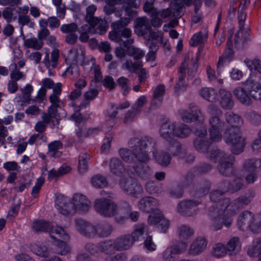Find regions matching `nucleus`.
I'll return each instance as SVG.
<instances>
[{
	"label": "nucleus",
	"mask_w": 261,
	"mask_h": 261,
	"mask_svg": "<svg viewBox=\"0 0 261 261\" xmlns=\"http://www.w3.org/2000/svg\"><path fill=\"white\" fill-rule=\"evenodd\" d=\"M225 119L229 125L224 132L225 142L230 145L231 152L234 154H239L243 151L245 146V139L241 136L239 129L242 123L240 116L229 112L225 114Z\"/></svg>",
	"instance_id": "nucleus-1"
},
{
	"label": "nucleus",
	"mask_w": 261,
	"mask_h": 261,
	"mask_svg": "<svg viewBox=\"0 0 261 261\" xmlns=\"http://www.w3.org/2000/svg\"><path fill=\"white\" fill-rule=\"evenodd\" d=\"M128 144L132 149L135 159L138 161L148 162L150 160L149 154L150 152H152V155H154L156 151L155 143L150 137L144 136L141 139H131Z\"/></svg>",
	"instance_id": "nucleus-2"
},
{
	"label": "nucleus",
	"mask_w": 261,
	"mask_h": 261,
	"mask_svg": "<svg viewBox=\"0 0 261 261\" xmlns=\"http://www.w3.org/2000/svg\"><path fill=\"white\" fill-rule=\"evenodd\" d=\"M209 158L214 162H219L218 169L221 174L228 176L232 173V165L234 157L220 150H214L210 152Z\"/></svg>",
	"instance_id": "nucleus-3"
},
{
	"label": "nucleus",
	"mask_w": 261,
	"mask_h": 261,
	"mask_svg": "<svg viewBox=\"0 0 261 261\" xmlns=\"http://www.w3.org/2000/svg\"><path fill=\"white\" fill-rule=\"evenodd\" d=\"M222 201L215 205L212 209L208 210V215L212 219V227L215 230H220L222 228L223 225L226 227H229L232 223V217L233 216H228L226 215V210H221L220 205Z\"/></svg>",
	"instance_id": "nucleus-4"
},
{
	"label": "nucleus",
	"mask_w": 261,
	"mask_h": 261,
	"mask_svg": "<svg viewBox=\"0 0 261 261\" xmlns=\"http://www.w3.org/2000/svg\"><path fill=\"white\" fill-rule=\"evenodd\" d=\"M102 198L97 199L94 202V209L100 215L106 217H111L117 212V206L109 198L111 194L105 191H101Z\"/></svg>",
	"instance_id": "nucleus-5"
},
{
	"label": "nucleus",
	"mask_w": 261,
	"mask_h": 261,
	"mask_svg": "<svg viewBox=\"0 0 261 261\" xmlns=\"http://www.w3.org/2000/svg\"><path fill=\"white\" fill-rule=\"evenodd\" d=\"M33 227L36 232L42 231L49 232L50 237L55 239L56 238L52 235L54 233L58 234L59 237H60L65 241H68L70 239L69 235L63 228L58 226L55 227L51 225L50 222L48 221L44 220L35 221L33 223Z\"/></svg>",
	"instance_id": "nucleus-6"
},
{
	"label": "nucleus",
	"mask_w": 261,
	"mask_h": 261,
	"mask_svg": "<svg viewBox=\"0 0 261 261\" xmlns=\"http://www.w3.org/2000/svg\"><path fill=\"white\" fill-rule=\"evenodd\" d=\"M88 19L87 17V22L90 26L85 24L84 27H83V42L88 40L89 37L87 34V33L102 35L107 31L108 25L105 20L99 19L98 18Z\"/></svg>",
	"instance_id": "nucleus-7"
},
{
	"label": "nucleus",
	"mask_w": 261,
	"mask_h": 261,
	"mask_svg": "<svg viewBox=\"0 0 261 261\" xmlns=\"http://www.w3.org/2000/svg\"><path fill=\"white\" fill-rule=\"evenodd\" d=\"M208 134L212 142H218L222 139V132H225L226 127L224 121L220 117L213 116L208 120Z\"/></svg>",
	"instance_id": "nucleus-8"
},
{
	"label": "nucleus",
	"mask_w": 261,
	"mask_h": 261,
	"mask_svg": "<svg viewBox=\"0 0 261 261\" xmlns=\"http://www.w3.org/2000/svg\"><path fill=\"white\" fill-rule=\"evenodd\" d=\"M252 200L247 196H244L239 197L233 201H230L229 199H225L222 201L220 205L221 207V210H226V215L228 216H235L240 208L244 205H247Z\"/></svg>",
	"instance_id": "nucleus-9"
},
{
	"label": "nucleus",
	"mask_w": 261,
	"mask_h": 261,
	"mask_svg": "<svg viewBox=\"0 0 261 261\" xmlns=\"http://www.w3.org/2000/svg\"><path fill=\"white\" fill-rule=\"evenodd\" d=\"M119 184L124 192L134 197H139L143 193V190L141 186L132 178L122 179Z\"/></svg>",
	"instance_id": "nucleus-10"
},
{
	"label": "nucleus",
	"mask_w": 261,
	"mask_h": 261,
	"mask_svg": "<svg viewBox=\"0 0 261 261\" xmlns=\"http://www.w3.org/2000/svg\"><path fill=\"white\" fill-rule=\"evenodd\" d=\"M187 248L186 243L169 246L162 252V259L163 261H174L177 255L186 250Z\"/></svg>",
	"instance_id": "nucleus-11"
},
{
	"label": "nucleus",
	"mask_w": 261,
	"mask_h": 261,
	"mask_svg": "<svg viewBox=\"0 0 261 261\" xmlns=\"http://www.w3.org/2000/svg\"><path fill=\"white\" fill-rule=\"evenodd\" d=\"M200 201L191 200H184L180 201L177 206V212L180 214L191 216L196 214L197 206Z\"/></svg>",
	"instance_id": "nucleus-12"
},
{
	"label": "nucleus",
	"mask_w": 261,
	"mask_h": 261,
	"mask_svg": "<svg viewBox=\"0 0 261 261\" xmlns=\"http://www.w3.org/2000/svg\"><path fill=\"white\" fill-rule=\"evenodd\" d=\"M155 214H150L148 222L150 225H157L160 227L161 231L162 232H165L166 230L169 228L170 222L169 221L163 217L161 212L159 209L155 210Z\"/></svg>",
	"instance_id": "nucleus-13"
},
{
	"label": "nucleus",
	"mask_w": 261,
	"mask_h": 261,
	"mask_svg": "<svg viewBox=\"0 0 261 261\" xmlns=\"http://www.w3.org/2000/svg\"><path fill=\"white\" fill-rule=\"evenodd\" d=\"M81 95V91L80 89H74L73 90L69 95L70 99L72 101H74ZM70 106L74 107V112L72 115L70 116V119L75 122V124L79 127L80 124L82 122V114L81 113L80 106H76L75 102L72 101Z\"/></svg>",
	"instance_id": "nucleus-14"
},
{
	"label": "nucleus",
	"mask_w": 261,
	"mask_h": 261,
	"mask_svg": "<svg viewBox=\"0 0 261 261\" xmlns=\"http://www.w3.org/2000/svg\"><path fill=\"white\" fill-rule=\"evenodd\" d=\"M242 84L250 88V95L253 98L256 100L261 99V85L256 81L254 75L250 74Z\"/></svg>",
	"instance_id": "nucleus-15"
},
{
	"label": "nucleus",
	"mask_w": 261,
	"mask_h": 261,
	"mask_svg": "<svg viewBox=\"0 0 261 261\" xmlns=\"http://www.w3.org/2000/svg\"><path fill=\"white\" fill-rule=\"evenodd\" d=\"M207 245V240L205 237H198L191 244L188 252L190 255H198L205 250Z\"/></svg>",
	"instance_id": "nucleus-16"
},
{
	"label": "nucleus",
	"mask_w": 261,
	"mask_h": 261,
	"mask_svg": "<svg viewBox=\"0 0 261 261\" xmlns=\"http://www.w3.org/2000/svg\"><path fill=\"white\" fill-rule=\"evenodd\" d=\"M195 134L196 139L194 142V147L199 152H205L207 149V141L205 140L207 136V130L204 127L197 129Z\"/></svg>",
	"instance_id": "nucleus-17"
},
{
	"label": "nucleus",
	"mask_w": 261,
	"mask_h": 261,
	"mask_svg": "<svg viewBox=\"0 0 261 261\" xmlns=\"http://www.w3.org/2000/svg\"><path fill=\"white\" fill-rule=\"evenodd\" d=\"M159 204V201L151 197H145L142 198L139 203V208L144 212L151 213L150 214H155V210Z\"/></svg>",
	"instance_id": "nucleus-18"
},
{
	"label": "nucleus",
	"mask_w": 261,
	"mask_h": 261,
	"mask_svg": "<svg viewBox=\"0 0 261 261\" xmlns=\"http://www.w3.org/2000/svg\"><path fill=\"white\" fill-rule=\"evenodd\" d=\"M150 21L146 17H139L135 21V31L138 35L147 34L150 32Z\"/></svg>",
	"instance_id": "nucleus-19"
},
{
	"label": "nucleus",
	"mask_w": 261,
	"mask_h": 261,
	"mask_svg": "<svg viewBox=\"0 0 261 261\" xmlns=\"http://www.w3.org/2000/svg\"><path fill=\"white\" fill-rule=\"evenodd\" d=\"M253 220L254 215L252 213L249 211L244 212L240 214L238 218L237 221L238 227L243 231L249 229Z\"/></svg>",
	"instance_id": "nucleus-20"
},
{
	"label": "nucleus",
	"mask_w": 261,
	"mask_h": 261,
	"mask_svg": "<svg viewBox=\"0 0 261 261\" xmlns=\"http://www.w3.org/2000/svg\"><path fill=\"white\" fill-rule=\"evenodd\" d=\"M175 123L165 122L163 123L159 129L160 136L168 142L171 141L174 137Z\"/></svg>",
	"instance_id": "nucleus-21"
},
{
	"label": "nucleus",
	"mask_w": 261,
	"mask_h": 261,
	"mask_svg": "<svg viewBox=\"0 0 261 261\" xmlns=\"http://www.w3.org/2000/svg\"><path fill=\"white\" fill-rule=\"evenodd\" d=\"M72 205L68 198L63 197L57 205V209L63 215L72 216L75 214V212Z\"/></svg>",
	"instance_id": "nucleus-22"
},
{
	"label": "nucleus",
	"mask_w": 261,
	"mask_h": 261,
	"mask_svg": "<svg viewBox=\"0 0 261 261\" xmlns=\"http://www.w3.org/2000/svg\"><path fill=\"white\" fill-rule=\"evenodd\" d=\"M147 101V99L145 96L139 97L132 108V111L128 112L126 114L125 119L127 120L133 119L140 113L141 108L146 103Z\"/></svg>",
	"instance_id": "nucleus-23"
},
{
	"label": "nucleus",
	"mask_w": 261,
	"mask_h": 261,
	"mask_svg": "<svg viewBox=\"0 0 261 261\" xmlns=\"http://www.w3.org/2000/svg\"><path fill=\"white\" fill-rule=\"evenodd\" d=\"M137 165L134 167L136 173L141 178L146 179L151 175V172L149 166L147 165L148 162L138 161Z\"/></svg>",
	"instance_id": "nucleus-24"
},
{
	"label": "nucleus",
	"mask_w": 261,
	"mask_h": 261,
	"mask_svg": "<svg viewBox=\"0 0 261 261\" xmlns=\"http://www.w3.org/2000/svg\"><path fill=\"white\" fill-rule=\"evenodd\" d=\"M236 98L243 105L248 106L251 103V99L244 88L241 86L236 87L233 90Z\"/></svg>",
	"instance_id": "nucleus-25"
},
{
	"label": "nucleus",
	"mask_w": 261,
	"mask_h": 261,
	"mask_svg": "<svg viewBox=\"0 0 261 261\" xmlns=\"http://www.w3.org/2000/svg\"><path fill=\"white\" fill-rule=\"evenodd\" d=\"M220 105L223 109H230L233 106L231 93L225 89L219 91Z\"/></svg>",
	"instance_id": "nucleus-26"
},
{
	"label": "nucleus",
	"mask_w": 261,
	"mask_h": 261,
	"mask_svg": "<svg viewBox=\"0 0 261 261\" xmlns=\"http://www.w3.org/2000/svg\"><path fill=\"white\" fill-rule=\"evenodd\" d=\"M117 250H126L132 246L134 243L130 235L123 236L114 241Z\"/></svg>",
	"instance_id": "nucleus-27"
},
{
	"label": "nucleus",
	"mask_w": 261,
	"mask_h": 261,
	"mask_svg": "<svg viewBox=\"0 0 261 261\" xmlns=\"http://www.w3.org/2000/svg\"><path fill=\"white\" fill-rule=\"evenodd\" d=\"M187 66L188 64L187 62L185 61L181 63L179 68L178 82H177L175 87V90L176 92H179L182 90V89L185 87L184 78L186 75V70Z\"/></svg>",
	"instance_id": "nucleus-28"
},
{
	"label": "nucleus",
	"mask_w": 261,
	"mask_h": 261,
	"mask_svg": "<svg viewBox=\"0 0 261 261\" xmlns=\"http://www.w3.org/2000/svg\"><path fill=\"white\" fill-rule=\"evenodd\" d=\"M243 186V179L241 178H236L231 183L225 181L222 185L224 191H230L231 192L240 190Z\"/></svg>",
	"instance_id": "nucleus-29"
},
{
	"label": "nucleus",
	"mask_w": 261,
	"mask_h": 261,
	"mask_svg": "<svg viewBox=\"0 0 261 261\" xmlns=\"http://www.w3.org/2000/svg\"><path fill=\"white\" fill-rule=\"evenodd\" d=\"M167 149L172 155L180 158H184L186 154L185 150L182 149L181 145L176 141L169 142Z\"/></svg>",
	"instance_id": "nucleus-30"
},
{
	"label": "nucleus",
	"mask_w": 261,
	"mask_h": 261,
	"mask_svg": "<svg viewBox=\"0 0 261 261\" xmlns=\"http://www.w3.org/2000/svg\"><path fill=\"white\" fill-rule=\"evenodd\" d=\"M177 233L179 239L181 241L188 240L194 235V232L192 228L189 226L182 224L179 225L177 228Z\"/></svg>",
	"instance_id": "nucleus-31"
},
{
	"label": "nucleus",
	"mask_w": 261,
	"mask_h": 261,
	"mask_svg": "<svg viewBox=\"0 0 261 261\" xmlns=\"http://www.w3.org/2000/svg\"><path fill=\"white\" fill-rule=\"evenodd\" d=\"M110 172L115 175H120L125 170V168L121 161L117 158H112L110 162Z\"/></svg>",
	"instance_id": "nucleus-32"
},
{
	"label": "nucleus",
	"mask_w": 261,
	"mask_h": 261,
	"mask_svg": "<svg viewBox=\"0 0 261 261\" xmlns=\"http://www.w3.org/2000/svg\"><path fill=\"white\" fill-rule=\"evenodd\" d=\"M148 233V227L143 224H140L135 226L134 230L130 236L134 242L142 239L144 234H147Z\"/></svg>",
	"instance_id": "nucleus-33"
},
{
	"label": "nucleus",
	"mask_w": 261,
	"mask_h": 261,
	"mask_svg": "<svg viewBox=\"0 0 261 261\" xmlns=\"http://www.w3.org/2000/svg\"><path fill=\"white\" fill-rule=\"evenodd\" d=\"M120 33L121 39H125V40L122 39L121 41V45H123L124 47H127L128 46L134 43V39L132 37V32L130 29L125 28L122 30H120Z\"/></svg>",
	"instance_id": "nucleus-34"
},
{
	"label": "nucleus",
	"mask_w": 261,
	"mask_h": 261,
	"mask_svg": "<svg viewBox=\"0 0 261 261\" xmlns=\"http://www.w3.org/2000/svg\"><path fill=\"white\" fill-rule=\"evenodd\" d=\"M199 94L205 99L214 102L217 99V93L216 90L210 88H203L199 91Z\"/></svg>",
	"instance_id": "nucleus-35"
},
{
	"label": "nucleus",
	"mask_w": 261,
	"mask_h": 261,
	"mask_svg": "<svg viewBox=\"0 0 261 261\" xmlns=\"http://www.w3.org/2000/svg\"><path fill=\"white\" fill-rule=\"evenodd\" d=\"M71 168L70 166L66 164H63L60 167L57 171L53 169L48 172V178L50 180L64 175L70 172Z\"/></svg>",
	"instance_id": "nucleus-36"
},
{
	"label": "nucleus",
	"mask_w": 261,
	"mask_h": 261,
	"mask_svg": "<svg viewBox=\"0 0 261 261\" xmlns=\"http://www.w3.org/2000/svg\"><path fill=\"white\" fill-rule=\"evenodd\" d=\"M244 63L251 71L259 73L261 75V60L258 59L250 60L246 59L244 60Z\"/></svg>",
	"instance_id": "nucleus-37"
},
{
	"label": "nucleus",
	"mask_w": 261,
	"mask_h": 261,
	"mask_svg": "<svg viewBox=\"0 0 261 261\" xmlns=\"http://www.w3.org/2000/svg\"><path fill=\"white\" fill-rule=\"evenodd\" d=\"M191 133V128L186 124L175 123L174 136L179 138H185L188 136Z\"/></svg>",
	"instance_id": "nucleus-38"
},
{
	"label": "nucleus",
	"mask_w": 261,
	"mask_h": 261,
	"mask_svg": "<svg viewBox=\"0 0 261 261\" xmlns=\"http://www.w3.org/2000/svg\"><path fill=\"white\" fill-rule=\"evenodd\" d=\"M32 251L36 255L42 257H47L49 252L46 246L43 245L32 244L30 246Z\"/></svg>",
	"instance_id": "nucleus-39"
},
{
	"label": "nucleus",
	"mask_w": 261,
	"mask_h": 261,
	"mask_svg": "<svg viewBox=\"0 0 261 261\" xmlns=\"http://www.w3.org/2000/svg\"><path fill=\"white\" fill-rule=\"evenodd\" d=\"M261 165V161L251 159L246 160L243 164V169L246 172H256L258 166Z\"/></svg>",
	"instance_id": "nucleus-40"
},
{
	"label": "nucleus",
	"mask_w": 261,
	"mask_h": 261,
	"mask_svg": "<svg viewBox=\"0 0 261 261\" xmlns=\"http://www.w3.org/2000/svg\"><path fill=\"white\" fill-rule=\"evenodd\" d=\"M248 254L251 256H257L261 252V239L257 238L253 241L252 246L248 250Z\"/></svg>",
	"instance_id": "nucleus-41"
},
{
	"label": "nucleus",
	"mask_w": 261,
	"mask_h": 261,
	"mask_svg": "<svg viewBox=\"0 0 261 261\" xmlns=\"http://www.w3.org/2000/svg\"><path fill=\"white\" fill-rule=\"evenodd\" d=\"M158 153L155 151L154 155H153L156 162L163 166L168 165L171 161L170 155L164 151H161Z\"/></svg>",
	"instance_id": "nucleus-42"
},
{
	"label": "nucleus",
	"mask_w": 261,
	"mask_h": 261,
	"mask_svg": "<svg viewBox=\"0 0 261 261\" xmlns=\"http://www.w3.org/2000/svg\"><path fill=\"white\" fill-rule=\"evenodd\" d=\"M227 251L225 244L221 243H217L213 246L212 253L213 255L216 257H221L225 256Z\"/></svg>",
	"instance_id": "nucleus-43"
},
{
	"label": "nucleus",
	"mask_w": 261,
	"mask_h": 261,
	"mask_svg": "<svg viewBox=\"0 0 261 261\" xmlns=\"http://www.w3.org/2000/svg\"><path fill=\"white\" fill-rule=\"evenodd\" d=\"M241 247L240 240L236 237L231 238L226 244L227 250L230 254H232L233 252L239 250Z\"/></svg>",
	"instance_id": "nucleus-44"
},
{
	"label": "nucleus",
	"mask_w": 261,
	"mask_h": 261,
	"mask_svg": "<svg viewBox=\"0 0 261 261\" xmlns=\"http://www.w3.org/2000/svg\"><path fill=\"white\" fill-rule=\"evenodd\" d=\"M98 249L106 254L112 253L116 249L114 241H109L106 242L99 243Z\"/></svg>",
	"instance_id": "nucleus-45"
},
{
	"label": "nucleus",
	"mask_w": 261,
	"mask_h": 261,
	"mask_svg": "<svg viewBox=\"0 0 261 261\" xmlns=\"http://www.w3.org/2000/svg\"><path fill=\"white\" fill-rule=\"evenodd\" d=\"M165 92V87L163 84L159 85L155 88L153 93V101L156 103H160L163 99Z\"/></svg>",
	"instance_id": "nucleus-46"
},
{
	"label": "nucleus",
	"mask_w": 261,
	"mask_h": 261,
	"mask_svg": "<svg viewBox=\"0 0 261 261\" xmlns=\"http://www.w3.org/2000/svg\"><path fill=\"white\" fill-rule=\"evenodd\" d=\"M91 182L92 186L96 188H104L108 185L106 178L99 174L93 176L91 178Z\"/></svg>",
	"instance_id": "nucleus-47"
},
{
	"label": "nucleus",
	"mask_w": 261,
	"mask_h": 261,
	"mask_svg": "<svg viewBox=\"0 0 261 261\" xmlns=\"http://www.w3.org/2000/svg\"><path fill=\"white\" fill-rule=\"evenodd\" d=\"M140 0H127L126 6L125 7V12L128 16L133 17L136 14L135 11H130L131 8L137 9L140 6Z\"/></svg>",
	"instance_id": "nucleus-48"
},
{
	"label": "nucleus",
	"mask_w": 261,
	"mask_h": 261,
	"mask_svg": "<svg viewBox=\"0 0 261 261\" xmlns=\"http://www.w3.org/2000/svg\"><path fill=\"white\" fill-rule=\"evenodd\" d=\"M111 109L107 112V120L106 125H108V128H111L115 123V117L117 114V112L115 110V106L113 104L110 105Z\"/></svg>",
	"instance_id": "nucleus-49"
},
{
	"label": "nucleus",
	"mask_w": 261,
	"mask_h": 261,
	"mask_svg": "<svg viewBox=\"0 0 261 261\" xmlns=\"http://www.w3.org/2000/svg\"><path fill=\"white\" fill-rule=\"evenodd\" d=\"M223 192L219 190H214L210 193V199L212 202V205L209 210L212 209L215 205L217 204L220 201L227 199L223 197Z\"/></svg>",
	"instance_id": "nucleus-50"
},
{
	"label": "nucleus",
	"mask_w": 261,
	"mask_h": 261,
	"mask_svg": "<svg viewBox=\"0 0 261 261\" xmlns=\"http://www.w3.org/2000/svg\"><path fill=\"white\" fill-rule=\"evenodd\" d=\"M24 44L27 48H33L36 50L40 49L43 44V41H38L36 38L25 39L23 37Z\"/></svg>",
	"instance_id": "nucleus-51"
},
{
	"label": "nucleus",
	"mask_w": 261,
	"mask_h": 261,
	"mask_svg": "<svg viewBox=\"0 0 261 261\" xmlns=\"http://www.w3.org/2000/svg\"><path fill=\"white\" fill-rule=\"evenodd\" d=\"M189 109L192 114L193 121L198 120H204V114L198 106L194 104H190L189 105Z\"/></svg>",
	"instance_id": "nucleus-52"
},
{
	"label": "nucleus",
	"mask_w": 261,
	"mask_h": 261,
	"mask_svg": "<svg viewBox=\"0 0 261 261\" xmlns=\"http://www.w3.org/2000/svg\"><path fill=\"white\" fill-rule=\"evenodd\" d=\"M127 48V53L128 55L134 57L135 60H139L143 57L144 53L140 48L132 45H129Z\"/></svg>",
	"instance_id": "nucleus-53"
},
{
	"label": "nucleus",
	"mask_w": 261,
	"mask_h": 261,
	"mask_svg": "<svg viewBox=\"0 0 261 261\" xmlns=\"http://www.w3.org/2000/svg\"><path fill=\"white\" fill-rule=\"evenodd\" d=\"M96 233L97 229L92 224L83 221V234L87 237H92Z\"/></svg>",
	"instance_id": "nucleus-54"
},
{
	"label": "nucleus",
	"mask_w": 261,
	"mask_h": 261,
	"mask_svg": "<svg viewBox=\"0 0 261 261\" xmlns=\"http://www.w3.org/2000/svg\"><path fill=\"white\" fill-rule=\"evenodd\" d=\"M98 91L95 89H91L84 94V101H83V108L86 107L89 102L94 99L97 95Z\"/></svg>",
	"instance_id": "nucleus-55"
},
{
	"label": "nucleus",
	"mask_w": 261,
	"mask_h": 261,
	"mask_svg": "<svg viewBox=\"0 0 261 261\" xmlns=\"http://www.w3.org/2000/svg\"><path fill=\"white\" fill-rule=\"evenodd\" d=\"M119 155L121 158L126 162L129 163H132L134 162V156L133 152L130 151L127 148H121L119 151Z\"/></svg>",
	"instance_id": "nucleus-56"
},
{
	"label": "nucleus",
	"mask_w": 261,
	"mask_h": 261,
	"mask_svg": "<svg viewBox=\"0 0 261 261\" xmlns=\"http://www.w3.org/2000/svg\"><path fill=\"white\" fill-rule=\"evenodd\" d=\"M59 242L57 246L56 253L61 255H65L70 252V247L64 241L59 240Z\"/></svg>",
	"instance_id": "nucleus-57"
},
{
	"label": "nucleus",
	"mask_w": 261,
	"mask_h": 261,
	"mask_svg": "<svg viewBox=\"0 0 261 261\" xmlns=\"http://www.w3.org/2000/svg\"><path fill=\"white\" fill-rule=\"evenodd\" d=\"M112 231V227L109 224H105L97 229V233L100 237H107Z\"/></svg>",
	"instance_id": "nucleus-58"
},
{
	"label": "nucleus",
	"mask_w": 261,
	"mask_h": 261,
	"mask_svg": "<svg viewBox=\"0 0 261 261\" xmlns=\"http://www.w3.org/2000/svg\"><path fill=\"white\" fill-rule=\"evenodd\" d=\"M207 76L208 80L211 82L217 83L219 85H221L223 83V80L221 79H218L216 75L215 70L212 67L208 65L206 68Z\"/></svg>",
	"instance_id": "nucleus-59"
},
{
	"label": "nucleus",
	"mask_w": 261,
	"mask_h": 261,
	"mask_svg": "<svg viewBox=\"0 0 261 261\" xmlns=\"http://www.w3.org/2000/svg\"><path fill=\"white\" fill-rule=\"evenodd\" d=\"M150 37L151 38V42L149 39L147 44L149 45H156L157 42H161L162 41L163 33L161 31H154L150 33Z\"/></svg>",
	"instance_id": "nucleus-60"
},
{
	"label": "nucleus",
	"mask_w": 261,
	"mask_h": 261,
	"mask_svg": "<svg viewBox=\"0 0 261 261\" xmlns=\"http://www.w3.org/2000/svg\"><path fill=\"white\" fill-rule=\"evenodd\" d=\"M251 231L254 233H258L261 231V216L254 215V220L250 226V229Z\"/></svg>",
	"instance_id": "nucleus-61"
},
{
	"label": "nucleus",
	"mask_w": 261,
	"mask_h": 261,
	"mask_svg": "<svg viewBox=\"0 0 261 261\" xmlns=\"http://www.w3.org/2000/svg\"><path fill=\"white\" fill-rule=\"evenodd\" d=\"M61 31L63 33H75L78 31V27L75 23L64 24L61 25Z\"/></svg>",
	"instance_id": "nucleus-62"
},
{
	"label": "nucleus",
	"mask_w": 261,
	"mask_h": 261,
	"mask_svg": "<svg viewBox=\"0 0 261 261\" xmlns=\"http://www.w3.org/2000/svg\"><path fill=\"white\" fill-rule=\"evenodd\" d=\"M205 38V36L203 35L201 32H199L192 36L190 44L191 45L195 46L198 44L203 43Z\"/></svg>",
	"instance_id": "nucleus-63"
},
{
	"label": "nucleus",
	"mask_w": 261,
	"mask_h": 261,
	"mask_svg": "<svg viewBox=\"0 0 261 261\" xmlns=\"http://www.w3.org/2000/svg\"><path fill=\"white\" fill-rule=\"evenodd\" d=\"M130 22V19L128 18H121L120 20L115 21L111 24V27L114 29L120 30L125 27Z\"/></svg>",
	"instance_id": "nucleus-64"
}]
</instances>
